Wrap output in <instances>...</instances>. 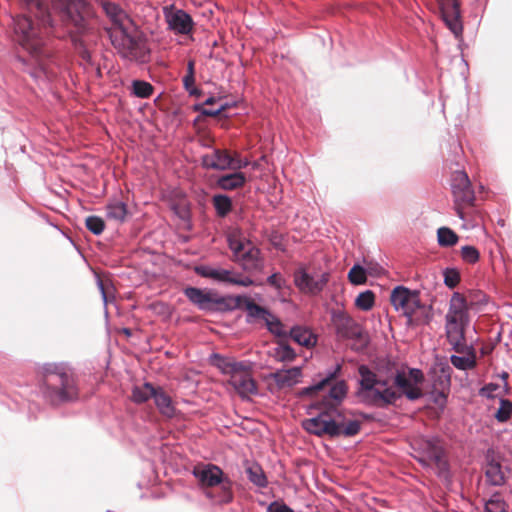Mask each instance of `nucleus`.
<instances>
[{
	"mask_svg": "<svg viewBox=\"0 0 512 512\" xmlns=\"http://www.w3.org/2000/svg\"><path fill=\"white\" fill-rule=\"evenodd\" d=\"M287 333L294 342L307 348L313 347L317 341L316 335L309 328L297 324Z\"/></svg>",
	"mask_w": 512,
	"mask_h": 512,
	"instance_id": "27",
	"label": "nucleus"
},
{
	"mask_svg": "<svg viewBox=\"0 0 512 512\" xmlns=\"http://www.w3.org/2000/svg\"><path fill=\"white\" fill-rule=\"evenodd\" d=\"M489 301V296L481 290H471L469 292L468 303L473 308H482Z\"/></svg>",
	"mask_w": 512,
	"mask_h": 512,
	"instance_id": "53",
	"label": "nucleus"
},
{
	"mask_svg": "<svg viewBox=\"0 0 512 512\" xmlns=\"http://www.w3.org/2000/svg\"><path fill=\"white\" fill-rule=\"evenodd\" d=\"M327 386L324 382L317 377V373L315 374L312 383L308 386L302 387L295 392V396L299 399L304 398H314L318 393L325 390Z\"/></svg>",
	"mask_w": 512,
	"mask_h": 512,
	"instance_id": "34",
	"label": "nucleus"
},
{
	"mask_svg": "<svg viewBox=\"0 0 512 512\" xmlns=\"http://www.w3.org/2000/svg\"><path fill=\"white\" fill-rule=\"evenodd\" d=\"M359 379L355 396L359 402L367 407L383 408L385 400L393 396L392 388L380 389L377 387V372L368 365L358 366Z\"/></svg>",
	"mask_w": 512,
	"mask_h": 512,
	"instance_id": "7",
	"label": "nucleus"
},
{
	"mask_svg": "<svg viewBox=\"0 0 512 512\" xmlns=\"http://www.w3.org/2000/svg\"><path fill=\"white\" fill-rule=\"evenodd\" d=\"M262 162H201L204 169H215V170H234L231 173H226L219 176L216 180V184L223 190H233L242 187L246 183V175L241 172L240 169L247 168L251 165L253 170L261 169Z\"/></svg>",
	"mask_w": 512,
	"mask_h": 512,
	"instance_id": "10",
	"label": "nucleus"
},
{
	"mask_svg": "<svg viewBox=\"0 0 512 512\" xmlns=\"http://www.w3.org/2000/svg\"><path fill=\"white\" fill-rule=\"evenodd\" d=\"M342 371H343L342 363H336V364L328 367L324 371L317 372V377H320V379L324 382V384L326 386H328L331 384V382L342 379L341 378Z\"/></svg>",
	"mask_w": 512,
	"mask_h": 512,
	"instance_id": "41",
	"label": "nucleus"
},
{
	"mask_svg": "<svg viewBox=\"0 0 512 512\" xmlns=\"http://www.w3.org/2000/svg\"><path fill=\"white\" fill-rule=\"evenodd\" d=\"M499 388L500 385L498 383L489 382L479 389V395L487 399H494L495 396L493 392L497 391Z\"/></svg>",
	"mask_w": 512,
	"mask_h": 512,
	"instance_id": "64",
	"label": "nucleus"
},
{
	"mask_svg": "<svg viewBox=\"0 0 512 512\" xmlns=\"http://www.w3.org/2000/svg\"><path fill=\"white\" fill-rule=\"evenodd\" d=\"M131 93L138 98H149L154 91V87L144 80H133L131 85Z\"/></svg>",
	"mask_w": 512,
	"mask_h": 512,
	"instance_id": "45",
	"label": "nucleus"
},
{
	"mask_svg": "<svg viewBox=\"0 0 512 512\" xmlns=\"http://www.w3.org/2000/svg\"><path fill=\"white\" fill-rule=\"evenodd\" d=\"M106 217L123 223L129 215L127 203L117 197L110 198L105 206Z\"/></svg>",
	"mask_w": 512,
	"mask_h": 512,
	"instance_id": "26",
	"label": "nucleus"
},
{
	"mask_svg": "<svg viewBox=\"0 0 512 512\" xmlns=\"http://www.w3.org/2000/svg\"><path fill=\"white\" fill-rule=\"evenodd\" d=\"M193 110L199 112L200 116L203 117H223V108H205L204 104H194Z\"/></svg>",
	"mask_w": 512,
	"mask_h": 512,
	"instance_id": "60",
	"label": "nucleus"
},
{
	"mask_svg": "<svg viewBox=\"0 0 512 512\" xmlns=\"http://www.w3.org/2000/svg\"><path fill=\"white\" fill-rule=\"evenodd\" d=\"M247 241L241 239L228 238V246L233 253L234 260L239 258L240 254L246 249Z\"/></svg>",
	"mask_w": 512,
	"mask_h": 512,
	"instance_id": "61",
	"label": "nucleus"
},
{
	"mask_svg": "<svg viewBox=\"0 0 512 512\" xmlns=\"http://www.w3.org/2000/svg\"><path fill=\"white\" fill-rule=\"evenodd\" d=\"M462 353L466 355L460 356L452 354L449 358L450 363L458 370L467 371L473 369L476 366L475 349H468Z\"/></svg>",
	"mask_w": 512,
	"mask_h": 512,
	"instance_id": "31",
	"label": "nucleus"
},
{
	"mask_svg": "<svg viewBox=\"0 0 512 512\" xmlns=\"http://www.w3.org/2000/svg\"><path fill=\"white\" fill-rule=\"evenodd\" d=\"M40 393L52 406L75 403L80 398V390L71 373L51 376L47 383H40Z\"/></svg>",
	"mask_w": 512,
	"mask_h": 512,
	"instance_id": "6",
	"label": "nucleus"
},
{
	"mask_svg": "<svg viewBox=\"0 0 512 512\" xmlns=\"http://www.w3.org/2000/svg\"><path fill=\"white\" fill-rule=\"evenodd\" d=\"M226 296V314L236 310L246 311L247 302L252 298L248 294H225Z\"/></svg>",
	"mask_w": 512,
	"mask_h": 512,
	"instance_id": "36",
	"label": "nucleus"
},
{
	"mask_svg": "<svg viewBox=\"0 0 512 512\" xmlns=\"http://www.w3.org/2000/svg\"><path fill=\"white\" fill-rule=\"evenodd\" d=\"M451 191L454 204H474L475 192L465 170H455L452 173Z\"/></svg>",
	"mask_w": 512,
	"mask_h": 512,
	"instance_id": "13",
	"label": "nucleus"
},
{
	"mask_svg": "<svg viewBox=\"0 0 512 512\" xmlns=\"http://www.w3.org/2000/svg\"><path fill=\"white\" fill-rule=\"evenodd\" d=\"M191 474L205 489L204 496L214 505H226L233 501L234 482L218 465L200 462L193 466Z\"/></svg>",
	"mask_w": 512,
	"mask_h": 512,
	"instance_id": "1",
	"label": "nucleus"
},
{
	"mask_svg": "<svg viewBox=\"0 0 512 512\" xmlns=\"http://www.w3.org/2000/svg\"><path fill=\"white\" fill-rule=\"evenodd\" d=\"M303 367L301 365L292 366L289 368H278L264 376V380L273 379L277 390L284 388H293L302 382Z\"/></svg>",
	"mask_w": 512,
	"mask_h": 512,
	"instance_id": "19",
	"label": "nucleus"
},
{
	"mask_svg": "<svg viewBox=\"0 0 512 512\" xmlns=\"http://www.w3.org/2000/svg\"><path fill=\"white\" fill-rule=\"evenodd\" d=\"M347 278L350 284L354 286L366 284L368 274L364 264L356 261L348 271Z\"/></svg>",
	"mask_w": 512,
	"mask_h": 512,
	"instance_id": "38",
	"label": "nucleus"
},
{
	"mask_svg": "<svg viewBox=\"0 0 512 512\" xmlns=\"http://www.w3.org/2000/svg\"><path fill=\"white\" fill-rule=\"evenodd\" d=\"M313 410H319V412H326V415H333L331 407L328 405L326 400L323 399V397L319 400L311 402L306 407V414H311Z\"/></svg>",
	"mask_w": 512,
	"mask_h": 512,
	"instance_id": "59",
	"label": "nucleus"
},
{
	"mask_svg": "<svg viewBox=\"0 0 512 512\" xmlns=\"http://www.w3.org/2000/svg\"><path fill=\"white\" fill-rule=\"evenodd\" d=\"M164 16L168 29L179 35L192 33L195 22L191 15L183 9H176L174 5L164 8Z\"/></svg>",
	"mask_w": 512,
	"mask_h": 512,
	"instance_id": "14",
	"label": "nucleus"
},
{
	"mask_svg": "<svg viewBox=\"0 0 512 512\" xmlns=\"http://www.w3.org/2000/svg\"><path fill=\"white\" fill-rule=\"evenodd\" d=\"M182 293L199 311L208 315L226 314V296L214 288L187 285Z\"/></svg>",
	"mask_w": 512,
	"mask_h": 512,
	"instance_id": "8",
	"label": "nucleus"
},
{
	"mask_svg": "<svg viewBox=\"0 0 512 512\" xmlns=\"http://www.w3.org/2000/svg\"><path fill=\"white\" fill-rule=\"evenodd\" d=\"M273 357L277 362L286 363L294 361L297 354L289 343L279 342L278 346L274 348Z\"/></svg>",
	"mask_w": 512,
	"mask_h": 512,
	"instance_id": "37",
	"label": "nucleus"
},
{
	"mask_svg": "<svg viewBox=\"0 0 512 512\" xmlns=\"http://www.w3.org/2000/svg\"><path fill=\"white\" fill-rule=\"evenodd\" d=\"M302 428L310 435L322 438L328 436L331 439L339 437L350 438L356 436L362 427L359 420L338 421L326 412H319L316 416L302 420Z\"/></svg>",
	"mask_w": 512,
	"mask_h": 512,
	"instance_id": "4",
	"label": "nucleus"
},
{
	"mask_svg": "<svg viewBox=\"0 0 512 512\" xmlns=\"http://www.w3.org/2000/svg\"><path fill=\"white\" fill-rule=\"evenodd\" d=\"M85 227L93 235L99 236L105 230L106 224L103 218L97 215H89L85 219Z\"/></svg>",
	"mask_w": 512,
	"mask_h": 512,
	"instance_id": "46",
	"label": "nucleus"
},
{
	"mask_svg": "<svg viewBox=\"0 0 512 512\" xmlns=\"http://www.w3.org/2000/svg\"><path fill=\"white\" fill-rule=\"evenodd\" d=\"M363 264L368 276L379 277L385 273V269L375 260L367 259L364 257Z\"/></svg>",
	"mask_w": 512,
	"mask_h": 512,
	"instance_id": "56",
	"label": "nucleus"
},
{
	"mask_svg": "<svg viewBox=\"0 0 512 512\" xmlns=\"http://www.w3.org/2000/svg\"><path fill=\"white\" fill-rule=\"evenodd\" d=\"M215 269H216V267H212L210 265L199 264V265L194 266L193 271L195 272V274H197L198 276H200L202 278L212 280L213 276H214Z\"/></svg>",
	"mask_w": 512,
	"mask_h": 512,
	"instance_id": "62",
	"label": "nucleus"
},
{
	"mask_svg": "<svg viewBox=\"0 0 512 512\" xmlns=\"http://www.w3.org/2000/svg\"><path fill=\"white\" fill-rule=\"evenodd\" d=\"M266 512H295L283 500H274L266 508Z\"/></svg>",
	"mask_w": 512,
	"mask_h": 512,
	"instance_id": "63",
	"label": "nucleus"
},
{
	"mask_svg": "<svg viewBox=\"0 0 512 512\" xmlns=\"http://www.w3.org/2000/svg\"><path fill=\"white\" fill-rule=\"evenodd\" d=\"M390 303L395 311L405 313L409 309L417 310L423 308L424 304L420 300V291L410 289L404 285H396L390 293Z\"/></svg>",
	"mask_w": 512,
	"mask_h": 512,
	"instance_id": "12",
	"label": "nucleus"
},
{
	"mask_svg": "<svg viewBox=\"0 0 512 512\" xmlns=\"http://www.w3.org/2000/svg\"><path fill=\"white\" fill-rule=\"evenodd\" d=\"M425 381V375L420 368L408 367L407 372L402 368L396 370L393 375V396L383 403V408L386 409L390 406L396 405V402L403 396L411 401L415 402L424 397V393L421 391L419 386Z\"/></svg>",
	"mask_w": 512,
	"mask_h": 512,
	"instance_id": "5",
	"label": "nucleus"
},
{
	"mask_svg": "<svg viewBox=\"0 0 512 512\" xmlns=\"http://www.w3.org/2000/svg\"><path fill=\"white\" fill-rule=\"evenodd\" d=\"M266 282L269 286L273 287L278 291L288 288L286 280L283 278L282 274L279 271H275L272 274H270L266 278Z\"/></svg>",
	"mask_w": 512,
	"mask_h": 512,
	"instance_id": "57",
	"label": "nucleus"
},
{
	"mask_svg": "<svg viewBox=\"0 0 512 512\" xmlns=\"http://www.w3.org/2000/svg\"><path fill=\"white\" fill-rule=\"evenodd\" d=\"M450 391L442 388H432L429 392L430 400L443 411L448 402V394Z\"/></svg>",
	"mask_w": 512,
	"mask_h": 512,
	"instance_id": "50",
	"label": "nucleus"
},
{
	"mask_svg": "<svg viewBox=\"0 0 512 512\" xmlns=\"http://www.w3.org/2000/svg\"><path fill=\"white\" fill-rule=\"evenodd\" d=\"M245 322L247 324H254L257 321H263L264 324L271 317V310L266 307L257 304L253 299L247 302Z\"/></svg>",
	"mask_w": 512,
	"mask_h": 512,
	"instance_id": "28",
	"label": "nucleus"
},
{
	"mask_svg": "<svg viewBox=\"0 0 512 512\" xmlns=\"http://www.w3.org/2000/svg\"><path fill=\"white\" fill-rule=\"evenodd\" d=\"M354 305L359 310L370 311L375 305V293L370 289L360 292L354 300Z\"/></svg>",
	"mask_w": 512,
	"mask_h": 512,
	"instance_id": "42",
	"label": "nucleus"
},
{
	"mask_svg": "<svg viewBox=\"0 0 512 512\" xmlns=\"http://www.w3.org/2000/svg\"><path fill=\"white\" fill-rule=\"evenodd\" d=\"M437 243L442 248L455 246L459 241V235L448 226H441L436 231Z\"/></svg>",
	"mask_w": 512,
	"mask_h": 512,
	"instance_id": "33",
	"label": "nucleus"
},
{
	"mask_svg": "<svg viewBox=\"0 0 512 512\" xmlns=\"http://www.w3.org/2000/svg\"><path fill=\"white\" fill-rule=\"evenodd\" d=\"M432 462L436 466L435 475L437 478H439L446 487L451 486L453 484L454 474L448 459V454L443 457L435 456V460Z\"/></svg>",
	"mask_w": 512,
	"mask_h": 512,
	"instance_id": "29",
	"label": "nucleus"
},
{
	"mask_svg": "<svg viewBox=\"0 0 512 512\" xmlns=\"http://www.w3.org/2000/svg\"><path fill=\"white\" fill-rule=\"evenodd\" d=\"M470 310L468 299L455 291L450 298L448 312L445 315L447 341L455 352L473 350V345L466 343V330L471 322Z\"/></svg>",
	"mask_w": 512,
	"mask_h": 512,
	"instance_id": "2",
	"label": "nucleus"
},
{
	"mask_svg": "<svg viewBox=\"0 0 512 512\" xmlns=\"http://www.w3.org/2000/svg\"><path fill=\"white\" fill-rule=\"evenodd\" d=\"M483 512H508V504L501 497L500 492L495 491L485 502Z\"/></svg>",
	"mask_w": 512,
	"mask_h": 512,
	"instance_id": "39",
	"label": "nucleus"
},
{
	"mask_svg": "<svg viewBox=\"0 0 512 512\" xmlns=\"http://www.w3.org/2000/svg\"><path fill=\"white\" fill-rule=\"evenodd\" d=\"M152 391V393L150 392V396H152L159 412L165 417L173 418L176 414V408L169 394L166 393L161 386H156L155 390Z\"/></svg>",
	"mask_w": 512,
	"mask_h": 512,
	"instance_id": "25",
	"label": "nucleus"
},
{
	"mask_svg": "<svg viewBox=\"0 0 512 512\" xmlns=\"http://www.w3.org/2000/svg\"><path fill=\"white\" fill-rule=\"evenodd\" d=\"M490 449L486 455V470L485 476L487 482L491 486L501 487L506 483V477L502 470V465L490 454Z\"/></svg>",
	"mask_w": 512,
	"mask_h": 512,
	"instance_id": "24",
	"label": "nucleus"
},
{
	"mask_svg": "<svg viewBox=\"0 0 512 512\" xmlns=\"http://www.w3.org/2000/svg\"><path fill=\"white\" fill-rule=\"evenodd\" d=\"M327 387L328 392L323 396V399L326 400L328 405L331 407L333 415H335L337 419H343L344 421L348 420L343 411L339 410V407L348 396L349 385L347 381L345 379L333 381Z\"/></svg>",
	"mask_w": 512,
	"mask_h": 512,
	"instance_id": "16",
	"label": "nucleus"
},
{
	"mask_svg": "<svg viewBox=\"0 0 512 512\" xmlns=\"http://www.w3.org/2000/svg\"><path fill=\"white\" fill-rule=\"evenodd\" d=\"M212 204L218 218H226L233 208L232 198L223 193L215 194L212 197Z\"/></svg>",
	"mask_w": 512,
	"mask_h": 512,
	"instance_id": "30",
	"label": "nucleus"
},
{
	"mask_svg": "<svg viewBox=\"0 0 512 512\" xmlns=\"http://www.w3.org/2000/svg\"><path fill=\"white\" fill-rule=\"evenodd\" d=\"M442 19L448 29L459 37L463 32L459 0H439Z\"/></svg>",
	"mask_w": 512,
	"mask_h": 512,
	"instance_id": "18",
	"label": "nucleus"
},
{
	"mask_svg": "<svg viewBox=\"0 0 512 512\" xmlns=\"http://www.w3.org/2000/svg\"><path fill=\"white\" fill-rule=\"evenodd\" d=\"M500 406L494 414L499 423H505L512 415V402L506 398H500Z\"/></svg>",
	"mask_w": 512,
	"mask_h": 512,
	"instance_id": "49",
	"label": "nucleus"
},
{
	"mask_svg": "<svg viewBox=\"0 0 512 512\" xmlns=\"http://www.w3.org/2000/svg\"><path fill=\"white\" fill-rule=\"evenodd\" d=\"M105 32L122 59L147 63L150 59V48L146 36L140 32L129 33L125 25L119 27H106Z\"/></svg>",
	"mask_w": 512,
	"mask_h": 512,
	"instance_id": "3",
	"label": "nucleus"
},
{
	"mask_svg": "<svg viewBox=\"0 0 512 512\" xmlns=\"http://www.w3.org/2000/svg\"><path fill=\"white\" fill-rule=\"evenodd\" d=\"M62 373H67L63 364L45 363L43 366V380L41 383H47L51 376H58Z\"/></svg>",
	"mask_w": 512,
	"mask_h": 512,
	"instance_id": "55",
	"label": "nucleus"
},
{
	"mask_svg": "<svg viewBox=\"0 0 512 512\" xmlns=\"http://www.w3.org/2000/svg\"><path fill=\"white\" fill-rule=\"evenodd\" d=\"M57 10L61 21L74 27L79 34L88 30V22L95 15L94 7L88 0H59Z\"/></svg>",
	"mask_w": 512,
	"mask_h": 512,
	"instance_id": "9",
	"label": "nucleus"
},
{
	"mask_svg": "<svg viewBox=\"0 0 512 512\" xmlns=\"http://www.w3.org/2000/svg\"><path fill=\"white\" fill-rule=\"evenodd\" d=\"M359 326L360 324L352 317L345 318V322L338 324L336 333L339 337L347 339Z\"/></svg>",
	"mask_w": 512,
	"mask_h": 512,
	"instance_id": "51",
	"label": "nucleus"
},
{
	"mask_svg": "<svg viewBox=\"0 0 512 512\" xmlns=\"http://www.w3.org/2000/svg\"><path fill=\"white\" fill-rule=\"evenodd\" d=\"M375 369L377 374L393 378L395 371L402 368H398L396 362L387 357L379 360L376 363Z\"/></svg>",
	"mask_w": 512,
	"mask_h": 512,
	"instance_id": "48",
	"label": "nucleus"
},
{
	"mask_svg": "<svg viewBox=\"0 0 512 512\" xmlns=\"http://www.w3.org/2000/svg\"><path fill=\"white\" fill-rule=\"evenodd\" d=\"M13 28L19 44L32 56H40L41 41L37 36L33 20L25 15H18L13 18Z\"/></svg>",
	"mask_w": 512,
	"mask_h": 512,
	"instance_id": "11",
	"label": "nucleus"
},
{
	"mask_svg": "<svg viewBox=\"0 0 512 512\" xmlns=\"http://www.w3.org/2000/svg\"><path fill=\"white\" fill-rule=\"evenodd\" d=\"M102 8L106 15L111 20L114 27H119L124 25L123 18H128V15L124 12V10L116 3L113 2H104Z\"/></svg>",
	"mask_w": 512,
	"mask_h": 512,
	"instance_id": "35",
	"label": "nucleus"
},
{
	"mask_svg": "<svg viewBox=\"0 0 512 512\" xmlns=\"http://www.w3.org/2000/svg\"><path fill=\"white\" fill-rule=\"evenodd\" d=\"M208 363L217 368L223 375H229V378L236 372L252 370L254 366V362L250 360L236 361L232 357L217 352L210 354Z\"/></svg>",
	"mask_w": 512,
	"mask_h": 512,
	"instance_id": "17",
	"label": "nucleus"
},
{
	"mask_svg": "<svg viewBox=\"0 0 512 512\" xmlns=\"http://www.w3.org/2000/svg\"><path fill=\"white\" fill-rule=\"evenodd\" d=\"M421 451L429 460H435V456L443 457L447 454L443 439L439 435L423 436L420 442Z\"/></svg>",
	"mask_w": 512,
	"mask_h": 512,
	"instance_id": "22",
	"label": "nucleus"
},
{
	"mask_svg": "<svg viewBox=\"0 0 512 512\" xmlns=\"http://www.w3.org/2000/svg\"><path fill=\"white\" fill-rule=\"evenodd\" d=\"M443 282L448 289H454L461 281V272L457 267L448 266L442 270Z\"/></svg>",
	"mask_w": 512,
	"mask_h": 512,
	"instance_id": "43",
	"label": "nucleus"
},
{
	"mask_svg": "<svg viewBox=\"0 0 512 512\" xmlns=\"http://www.w3.org/2000/svg\"><path fill=\"white\" fill-rule=\"evenodd\" d=\"M247 479L255 486L259 488H266L268 486V479L267 476L261 467L260 464L257 462L252 463L249 465L245 470Z\"/></svg>",
	"mask_w": 512,
	"mask_h": 512,
	"instance_id": "32",
	"label": "nucleus"
},
{
	"mask_svg": "<svg viewBox=\"0 0 512 512\" xmlns=\"http://www.w3.org/2000/svg\"><path fill=\"white\" fill-rule=\"evenodd\" d=\"M155 387L151 382H144L142 386H134L132 389V400L136 404H143L147 402L149 399H152L150 396V392L152 393L155 390Z\"/></svg>",
	"mask_w": 512,
	"mask_h": 512,
	"instance_id": "40",
	"label": "nucleus"
},
{
	"mask_svg": "<svg viewBox=\"0 0 512 512\" xmlns=\"http://www.w3.org/2000/svg\"><path fill=\"white\" fill-rule=\"evenodd\" d=\"M251 371L236 372L228 380V384L233 387L243 401H250V395L263 396L259 393L257 382L253 378Z\"/></svg>",
	"mask_w": 512,
	"mask_h": 512,
	"instance_id": "15",
	"label": "nucleus"
},
{
	"mask_svg": "<svg viewBox=\"0 0 512 512\" xmlns=\"http://www.w3.org/2000/svg\"><path fill=\"white\" fill-rule=\"evenodd\" d=\"M248 248H246L237 258L236 262H241V267L244 271L259 270L263 261L261 258V251L258 247L253 245L247 240Z\"/></svg>",
	"mask_w": 512,
	"mask_h": 512,
	"instance_id": "23",
	"label": "nucleus"
},
{
	"mask_svg": "<svg viewBox=\"0 0 512 512\" xmlns=\"http://www.w3.org/2000/svg\"><path fill=\"white\" fill-rule=\"evenodd\" d=\"M234 275L233 270L216 267L212 280L218 284L233 285Z\"/></svg>",
	"mask_w": 512,
	"mask_h": 512,
	"instance_id": "54",
	"label": "nucleus"
},
{
	"mask_svg": "<svg viewBox=\"0 0 512 512\" xmlns=\"http://www.w3.org/2000/svg\"><path fill=\"white\" fill-rule=\"evenodd\" d=\"M314 283H317V279L305 266L301 265L297 268L294 273V284L301 292L313 296L321 294L320 288H314Z\"/></svg>",
	"mask_w": 512,
	"mask_h": 512,
	"instance_id": "21",
	"label": "nucleus"
},
{
	"mask_svg": "<svg viewBox=\"0 0 512 512\" xmlns=\"http://www.w3.org/2000/svg\"><path fill=\"white\" fill-rule=\"evenodd\" d=\"M460 255L464 262L475 264L480 259V251L474 245H464L460 249Z\"/></svg>",
	"mask_w": 512,
	"mask_h": 512,
	"instance_id": "52",
	"label": "nucleus"
},
{
	"mask_svg": "<svg viewBox=\"0 0 512 512\" xmlns=\"http://www.w3.org/2000/svg\"><path fill=\"white\" fill-rule=\"evenodd\" d=\"M453 369L446 359H440L438 356L429 369V376L432 382V388H442L450 391L452 385Z\"/></svg>",
	"mask_w": 512,
	"mask_h": 512,
	"instance_id": "20",
	"label": "nucleus"
},
{
	"mask_svg": "<svg viewBox=\"0 0 512 512\" xmlns=\"http://www.w3.org/2000/svg\"><path fill=\"white\" fill-rule=\"evenodd\" d=\"M265 326L268 332L276 337H288V333L284 330V325L282 321L273 312H271V317H268Z\"/></svg>",
	"mask_w": 512,
	"mask_h": 512,
	"instance_id": "44",
	"label": "nucleus"
},
{
	"mask_svg": "<svg viewBox=\"0 0 512 512\" xmlns=\"http://www.w3.org/2000/svg\"><path fill=\"white\" fill-rule=\"evenodd\" d=\"M347 339L355 340L360 343L358 347H352L355 351H364L370 345V337L361 325L351 334V336H348Z\"/></svg>",
	"mask_w": 512,
	"mask_h": 512,
	"instance_id": "47",
	"label": "nucleus"
},
{
	"mask_svg": "<svg viewBox=\"0 0 512 512\" xmlns=\"http://www.w3.org/2000/svg\"><path fill=\"white\" fill-rule=\"evenodd\" d=\"M417 310L420 312L415 315L416 322L419 325H428L433 319V306L424 304L423 308H417Z\"/></svg>",
	"mask_w": 512,
	"mask_h": 512,
	"instance_id": "58",
	"label": "nucleus"
}]
</instances>
